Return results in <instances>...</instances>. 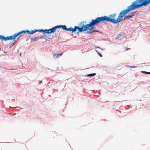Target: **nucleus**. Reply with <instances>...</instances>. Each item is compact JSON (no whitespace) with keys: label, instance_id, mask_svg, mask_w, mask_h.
Here are the masks:
<instances>
[{"label":"nucleus","instance_id":"obj_1","mask_svg":"<svg viewBox=\"0 0 150 150\" xmlns=\"http://www.w3.org/2000/svg\"><path fill=\"white\" fill-rule=\"evenodd\" d=\"M134 10L132 4L130 6H128L126 9L120 12L117 19H115L116 15L115 13L111 15L110 16V17L104 16L100 17H97L94 19H92L91 21L92 27H94V26L105 21H110L115 24L121 21L123 17L128 13Z\"/></svg>","mask_w":150,"mask_h":150},{"label":"nucleus","instance_id":"obj_2","mask_svg":"<svg viewBox=\"0 0 150 150\" xmlns=\"http://www.w3.org/2000/svg\"><path fill=\"white\" fill-rule=\"evenodd\" d=\"M84 23V22H81L79 24V27L75 26L74 28H73L72 27H70L68 28H67L66 31L74 32L76 31V30L78 29V30L77 33L86 31L88 30H89V31H90V33H91L97 32L96 30V27H92L91 21L89 22V24L85 25Z\"/></svg>","mask_w":150,"mask_h":150},{"label":"nucleus","instance_id":"obj_3","mask_svg":"<svg viewBox=\"0 0 150 150\" xmlns=\"http://www.w3.org/2000/svg\"><path fill=\"white\" fill-rule=\"evenodd\" d=\"M150 4V0H137L132 3L134 9L143 6H146Z\"/></svg>","mask_w":150,"mask_h":150},{"label":"nucleus","instance_id":"obj_4","mask_svg":"<svg viewBox=\"0 0 150 150\" xmlns=\"http://www.w3.org/2000/svg\"><path fill=\"white\" fill-rule=\"evenodd\" d=\"M37 32V30L35 29L34 30H32L30 31L29 30H23L21 32H19L17 33H15L13 35L10 36H8V40H14L15 38L20 34L26 33H28L29 34H32L36 32Z\"/></svg>","mask_w":150,"mask_h":150},{"label":"nucleus","instance_id":"obj_5","mask_svg":"<svg viewBox=\"0 0 150 150\" xmlns=\"http://www.w3.org/2000/svg\"><path fill=\"white\" fill-rule=\"evenodd\" d=\"M37 31H39L42 33H47V34L53 33L52 28L49 29H40L39 30H37Z\"/></svg>","mask_w":150,"mask_h":150},{"label":"nucleus","instance_id":"obj_6","mask_svg":"<svg viewBox=\"0 0 150 150\" xmlns=\"http://www.w3.org/2000/svg\"><path fill=\"white\" fill-rule=\"evenodd\" d=\"M59 28H62V29L66 30L67 28L66 26L65 25H56L54 27H53L52 28L53 33L55 32L57 30V29Z\"/></svg>","mask_w":150,"mask_h":150},{"label":"nucleus","instance_id":"obj_7","mask_svg":"<svg viewBox=\"0 0 150 150\" xmlns=\"http://www.w3.org/2000/svg\"><path fill=\"white\" fill-rule=\"evenodd\" d=\"M136 12H133L130 15L125 16L124 19H128L129 18H131L134 15V14L136 13Z\"/></svg>","mask_w":150,"mask_h":150},{"label":"nucleus","instance_id":"obj_8","mask_svg":"<svg viewBox=\"0 0 150 150\" xmlns=\"http://www.w3.org/2000/svg\"><path fill=\"white\" fill-rule=\"evenodd\" d=\"M0 40L4 41L8 40V36L5 37L3 35H0Z\"/></svg>","mask_w":150,"mask_h":150},{"label":"nucleus","instance_id":"obj_9","mask_svg":"<svg viewBox=\"0 0 150 150\" xmlns=\"http://www.w3.org/2000/svg\"><path fill=\"white\" fill-rule=\"evenodd\" d=\"M43 38V37L42 36L41 37H39L38 36L36 37L35 38H33L31 41L33 42H34L35 41H36L38 40L39 39H41Z\"/></svg>","mask_w":150,"mask_h":150},{"label":"nucleus","instance_id":"obj_10","mask_svg":"<svg viewBox=\"0 0 150 150\" xmlns=\"http://www.w3.org/2000/svg\"><path fill=\"white\" fill-rule=\"evenodd\" d=\"M96 74V73L90 74H89L88 75V76H93L95 75Z\"/></svg>","mask_w":150,"mask_h":150},{"label":"nucleus","instance_id":"obj_11","mask_svg":"<svg viewBox=\"0 0 150 150\" xmlns=\"http://www.w3.org/2000/svg\"><path fill=\"white\" fill-rule=\"evenodd\" d=\"M142 73H144V74H150V72H146V71H142Z\"/></svg>","mask_w":150,"mask_h":150},{"label":"nucleus","instance_id":"obj_12","mask_svg":"<svg viewBox=\"0 0 150 150\" xmlns=\"http://www.w3.org/2000/svg\"><path fill=\"white\" fill-rule=\"evenodd\" d=\"M97 52V53L101 57H102V55L101 54L100 52H98L96 51Z\"/></svg>","mask_w":150,"mask_h":150},{"label":"nucleus","instance_id":"obj_13","mask_svg":"<svg viewBox=\"0 0 150 150\" xmlns=\"http://www.w3.org/2000/svg\"><path fill=\"white\" fill-rule=\"evenodd\" d=\"M54 55H56V57L57 58L59 56V54H54Z\"/></svg>","mask_w":150,"mask_h":150},{"label":"nucleus","instance_id":"obj_14","mask_svg":"<svg viewBox=\"0 0 150 150\" xmlns=\"http://www.w3.org/2000/svg\"><path fill=\"white\" fill-rule=\"evenodd\" d=\"M42 83V81H40V80L39 81V84H40V83Z\"/></svg>","mask_w":150,"mask_h":150},{"label":"nucleus","instance_id":"obj_15","mask_svg":"<svg viewBox=\"0 0 150 150\" xmlns=\"http://www.w3.org/2000/svg\"><path fill=\"white\" fill-rule=\"evenodd\" d=\"M125 51H127L129 49H128V48H125Z\"/></svg>","mask_w":150,"mask_h":150},{"label":"nucleus","instance_id":"obj_16","mask_svg":"<svg viewBox=\"0 0 150 150\" xmlns=\"http://www.w3.org/2000/svg\"><path fill=\"white\" fill-rule=\"evenodd\" d=\"M130 68H134V67H135V66H133V67H130Z\"/></svg>","mask_w":150,"mask_h":150},{"label":"nucleus","instance_id":"obj_17","mask_svg":"<svg viewBox=\"0 0 150 150\" xmlns=\"http://www.w3.org/2000/svg\"><path fill=\"white\" fill-rule=\"evenodd\" d=\"M62 53L60 54H59V56H61V55H62Z\"/></svg>","mask_w":150,"mask_h":150}]
</instances>
